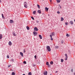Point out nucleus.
Wrapping results in <instances>:
<instances>
[{"instance_id":"obj_1","label":"nucleus","mask_w":75,"mask_h":75,"mask_svg":"<svg viewBox=\"0 0 75 75\" xmlns=\"http://www.w3.org/2000/svg\"><path fill=\"white\" fill-rule=\"evenodd\" d=\"M46 48L47 49L48 51H51V48L49 46H47L46 47Z\"/></svg>"},{"instance_id":"obj_2","label":"nucleus","mask_w":75,"mask_h":75,"mask_svg":"<svg viewBox=\"0 0 75 75\" xmlns=\"http://www.w3.org/2000/svg\"><path fill=\"white\" fill-rule=\"evenodd\" d=\"M27 2H25L24 3V6L25 7V8H27L28 6H27Z\"/></svg>"},{"instance_id":"obj_3","label":"nucleus","mask_w":75,"mask_h":75,"mask_svg":"<svg viewBox=\"0 0 75 75\" xmlns=\"http://www.w3.org/2000/svg\"><path fill=\"white\" fill-rule=\"evenodd\" d=\"M45 10L47 12L48 11V9H49V8H47V7H45Z\"/></svg>"},{"instance_id":"obj_4","label":"nucleus","mask_w":75,"mask_h":75,"mask_svg":"<svg viewBox=\"0 0 75 75\" xmlns=\"http://www.w3.org/2000/svg\"><path fill=\"white\" fill-rule=\"evenodd\" d=\"M34 30L35 31H38V28H37L36 27L34 28Z\"/></svg>"},{"instance_id":"obj_5","label":"nucleus","mask_w":75,"mask_h":75,"mask_svg":"<svg viewBox=\"0 0 75 75\" xmlns=\"http://www.w3.org/2000/svg\"><path fill=\"white\" fill-rule=\"evenodd\" d=\"M50 37L51 38V40L52 41L53 40V38H52V35H50Z\"/></svg>"},{"instance_id":"obj_6","label":"nucleus","mask_w":75,"mask_h":75,"mask_svg":"<svg viewBox=\"0 0 75 75\" xmlns=\"http://www.w3.org/2000/svg\"><path fill=\"white\" fill-rule=\"evenodd\" d=\"M8 44L9 45H12V43H11V42L9 41L8 42Z\"/></svg>"},{"instance_id":"obj_7","label":"nucleus","mask_w":75,"mask_h":75,"mask_svg":"<svg viewBox=\"0 0 75 75\" xmlns=\"http://www.w3.org/2000/svg\"><path fill=\"white\" fill-rule=\"evenodd\" d=\"M47 71H45L44 72V75H47Z\"/></svg>"},{"instance_id":"obj_8","label":"nucleus","mask_w":75,"mask_h":75,"mask_svg":"<svg viewBox=\"0 0 75 75\" xmlns=\"http://www.w3.org/2000/svg\"><path fill=\"white\" fill-rule=\"evenodd\" d=\"M37 33L36 32H33V34H34V35L35 36V35H37Z\"/></svg>"},{"instance_id":"obj_9","label":"nucleus","mask_w":75,"mask_h":75,"mask_svg":"<svg viewBox=\"0 0 75 75\" xmlns=\"http://www.w3.org/2000/svg\"><path fill=\"white\" fill-rule=\"evenodd\" d=\"M20 54L21 56V57H23V53L22 52H20Z\"/></svg>"},{"instance_id":"obj_10","label":"nucleus","mask_w":75,"mask_h":75,"mask_svg":"<svg viewBox=\"0 0 75 75\" xmlns=\"http://www.w3.org/2000/svg\"><path fill=\"white\" fill-rule=\"evenodd\" d=\"M38 13L39 14H41V10H39L38 11Z\"/></svg>"},{"instance_id":"obj_11","label":"nucleus","mask_w":75,"mask_h":75,"mask_svg":"<svg viewBox=\"0 0 75 75\" xmlns=\"http://www.w3.org/2000/svg\"><path fill=\"white\" fill-rule=\"evenodd\" d=\"M70 23L71 24V25H73L74 24V23L73 22V21H70Z\"/></svg>"},{"instance_id":"obj_12","label":"nucleus","mask_w":75,"mask_h":75,"mask_svg":"<svg viewBox=\"0 0 75 75\" xmlns=\"http://www.w3.org/2000/svg\"><path fill=\"white\" fill-rule=\"evenodd\" d=\"M9 22L10 23H14V21H13V20H10Z\"/></svg>"},{"instance_id":"obj_13","label":"nucleus","mask_w":75,"mask_h":75,"mask_svg":"<svg viewBox=\"0 0 75 75\" xmlns=\"http://www.w3.org/2000/svg\"><path fill=\"white\" fill-rule=\"evenodd\" d=\"M60 1H61V0H56L57 3H60Z\"/></svg>"},{"instance_id":"obj_14","label":"nucleus","mask_w":75,"mask_h":75,"mask_svg":"<svg viewBox=\"0 0 75 75\" xmlns=\"http://www.w3.org/2000/svg\"><path fill=\"white\" fill-rule=\"evenodd\" d=\"M13 33V35L14 36H16V35H17L15 33H14V32Z\"/></svg>"},{"instance_id":"obj_15","label":"nucleus","mask_w":75,"mask_h":75,"mask_svg":"<svg viewBox=\"0 0 75 75\" xmlns=\"http://www.w3.org/2000/svg\"><path fill=\"white\" fill-rule=\"evenodd\" d=\"M36 13V11H35L33 12V14H35V13Z\"/></svg>"},{"instance_id":"obj_16","label":"nucleus","mask_w":75,"mask_h":75,"mask_svg":"<svg viewBox=\"0 0 75 75\" xmlns=\"http://www.w3.org/2000/svg\"><path fill=\"white\" fill-rule=\"evenodd\" d=\"M52 36H55V33L54 32H53L52 34Z\"/></svg>"},{"instance_id":"obj_17","label":"nucleus","mask_w":75,"mask_h":75,"mask_svg":"<svg viewBox=\"0 0 75 75\" xmlns=\"http://www.w3.org/2000/svg\"><path fill=\"white\" fill-rule=\"evenodd\" d=\"M64 20V18L62 17L61 18V21H63Z\"/></svg>"},{"instance_id":"obj_18","label":"nucleus","mask_w":75,"mask_h":75,"mask_svg":"<svg viewBox=\"0 0 75 75\" xmlns=\"http://www.w3.org/2000/svg\"><path fill=\"white\" fill-rule=\"evenodd\" d=\"M39 37H40V39H42V36H41V35H39Z\"/></svg>"},{"instance_id":"obj_19","label":"nucleus","mask_w":75,"mask_h":75,"mask_svg":"<svg viewBox=\"0 0 75 75\" xmlns=\"http://www.w3.org/2000/svg\"><path fill=\"white\" fill-rule=\"evenodd\" d=\"M37 6L38 7V8H40V5H38V4H37Z\"/></svg>"},{"instance_id":"obj_20","label":"nucleus","mask_w":75,"mask_h":75,"mask_svg":"<svg viewBox=\"0 0 75 75\" xmlns=\"http://www.w3.org/2000/svg\"><path fill=\"white\" fill-rule=\"evenodd\" d=\"M65 56H66V58H68V55H67V54H65Z\"/></svg>"},{"instance_id":"obj_21","label":"nucleus","mask_w":75,"mask_h":75,"mask_svg":"<svg viewBox=\"0 0 75 75\" xmlns=\"http://www.w3.org/2000/svg\"><path fill=\"white\" fill-rule=\"evenodd\" d=\"M2 38V35L0 34V39Z\"/></svg>"},{"instance_id":"obj_22","label":"nucleus","mask_w":75,"mask_h":75,"mask_svg":"<svg viewBox=\"0 0 75 75\" xmlns=\"http://www.w3.org/2000/svg\"><path fill=\"white\" fill-rule=\"evenodd\" d=\"M46 64L47 65H49V63H48V62H47Z\"/></svg>"},{"instance_id":"obj_23","label":"nucleus","mask_w":75,"mask_h":75,"mask_svg":"<svg viewBox=\"0 0 75 75\" xmlns=\"http://www.w3.org/2000/svg\"><path fill=\"white\" fill-rule=\"evenodd\" d=\"M61 62H64V60H63V59H61Z\"/></svg>"},{"instance_id":"obj_24","label":"nucleus","mask_w":75,"mask_h":75,"mask_svg":"<svg viewBox=\"0 0 75 75\" xmlns=\"http://www.w3.org/2000/svg\"><path fill=\"white\" fill-rule=\"evenodd\" d=\"M12 75H15V73H14V72H13L12 73Z\"/></svg>"},{"instance_id":"obj_25","label":"nucleus","mask_w":75,"mask_h":75,"mask_svg":"<svg viewBox=\"0 0 75 75\" xmlns=\"http://www.w3.org/2000/svg\"><path fill=\"white\" fill-rule=\"evenodd\" d=\"M53 64V62H52V61H51V62H50V64Z\"/></svg>"},{"instance_id":"obj_26","label":"nucleus","mask_w":75,"mask_h":75,"mask_svg":"<svg viewBox=\"0 0 75 75\" xmlns=\"http://www.w3.org/2000/svg\"><path fill=\"white\" fill-rule=\"evenodd\" d=\"M27 29L28 30H29V29H30V28H29V27L27 26Z\"/></svg>"},{"instance_id":"obj_27","label":"nucleus","mask_w":75,"mask_h":75,"mask_svg":"<svg viewBox=\"0 0 75 75\" xmlns=\"http://www.w3.org/2000/svg\"><path fill=\"white\" fill-rule=\"evenodd\" d=\"M25 52V49H23V53Z\"/></svg>"},{"instance_id":"obj_28","label":"nucleus","mask_w":75,"mask_h":75,"mask_svg":"<svg viewBox=\"0 0 75 75\" xmlns=\"http://www.w3.org/2000/svg\"><path fill=\"white\" fill-rule=\"evenodd\" d=\"M31 75V72H30L28 73V75Z\"/></svg>"},{"instance_id":"obj_29","label":"nucleus","mask_w":75,"mask_h":75,"mask_svg":"<svg viewBox=\"0 0 75 75\" xmlns=\"http://www.w3.org/2000/svg\"><path fill=\"white\" fill-rule=\"evenodd\" d=\"M59 7H60V8H61V5H59Z\"/></svg>"},{"instance_id":"obj_30","label":"nucleus","mask_w":75,"mask_h":75,"mask_svg":"<svg viewBox=\"0 0 75 75\" xmlns=\"http://www.w3.org/2000/svg\"><path fill=\"white\" fill-rule=\"evenodd\" d=\"M31 18H32V19H33V20H34V17H33V16H31Z\"/></svg>"},{"instance_id":"obj_31","label":"nucleus","mask_w":75,"mask_h":75,"mask_svg":"<svg viewBox=\"0 0 75 75\" xmlns=\"http://www.w3.org/2000/svg\"><path fill=\"white\" fill-rule=\"evenodd\" d=\"M67 37H69V34H68L67 33L66 35Z\"/></svg>"},{"instance_id":"obj_32","label":"nucleus","mask_w":75,"mask_h":75,"mask_svg":"<svg viewBox=\"0 0 75 75\" xmlns=\"http://www.w3.org/2000/svg\"><path fill=\"white\" fill-rule=\"evenodd\" d=\"M23 63L24 64H27V63H26V62L24 61V62H23Z\"/></svg>"},{"instance_id":"obj_33","label":"nucleus","mask_w":75,"mask_h":75,"mask_svg":"<svg viewBox=\"0 0 75 75\" xmlns=\"http://www.w3.org/2000/svg\"><path fill=\"white\" fill-rule=\"evenodd\" d=\"M13 62H14V59H12L11 60Z\"/></svg>"},{"instance_id":"obj_34","label":"nucleus","mask_w":75,"mask_h":75,"mask_svg":"<svg viewBox=\"0 0 75 75\" xmlns=\"http://www.w3.org/2000/svg\"><path fill=\"white\" fill-rule=\"evenodd\" d=\"M2 18H4V16H3V14H2Z\"/></svg>"},{"instance_id":"obj_35","label":"nucleus","mask_w":75,"mask_h":75,"mask_svg":"<svg viewBox=\"0 0 75 75\" xmlns=\"http://www.w3.org/2000/svg\"><path fill=\"white\" fill-rule=\"evenodd\" d=\"M58 46H56V49H58Z\"/></svg>"},{"instance_id":"obj_36","label":"nucleus","mask_w":75,"mask_h":75,"mask_svg":"<svg viewBox=\"0 0 75 75\" xmlns=\"http://www.w3.org/2000/svg\"><path fill=\"white\" fill-rule=\"evenodd\" d=\"M48 67H51V65L48 64Z\"/></svg>"},{"instance_id":"obj_37","label":"nucleus","mask_w":75,"mask_h":75,"mask_svg":"<svg viewBox=\"0 0 75 75\" xmlns=\"http://www.w3.org/2000/svg\"><path fill=\"white\" fill-rule=\"evenodd\" d=\"M65 24H66V25H68V23L67 22V23H65Z\"/></svg>"},{"instance_id":"obj_38","label":"nucleus","mask_w":75,"mask_h":75,"mask_svg":"<svg viewBox=\"0 0 75 75\" xmlns=\"http://www.w3.org/2000/svg\"><path fill=\"white\" fill-rule=\"evenodd\" d=\"M57 13L58 14H60V12L58 11L57 12Z\"/></svg>"},{"instance_id":"obj_39","label":"nucleus","mask_w":75,"mask_h":75,"mask_svg":"<svg viewBox=\"0 0 75 75\" xmlns=\"http://www.w3.org/2000/svg\"><path fill=\"white\" fill-rule=\"evenodd\" d=\"M7 57L8 58H9V56H8V55H7Z\"/></svg>"},{"instance_id":"obj_40","label":"nucleus","mask_w":75,"mask_h":75,"mask_svg":"<svg viewBox=\"0 0 75 75\" xmlns=\"http://www.w3.org/2000/svg\"><path fill=\"white\" fill-rule=\"evenodd\" d=\"M11 65H8V67H11Z\"/></svg>"},{"instance_id":"obj_41","label":"nucleus","mask_w":75,"mask_h":75,"mask_svg":"<svg viewBox=\"0 0 75 75\" xmlns=\"http://www.w3.org/2000/svg\"><path fill=\"white\" fill-rule=\"evenodd\" d=\"M62 44H63V43H64V41L63 40H62Z\"/></svg>"},{"instance_id":"obj_42","label":"nucleus","mask_w":75,"mask_h":75,"mask_svg":"<svg viewBox=\"0 0 75 75\" xmlns=\"http://www.w3.org/2000/svg\"><path fill=\"white\" fill-rule=\"evenodd\" d=\"M68 59V58H67V57H66L65 58V60L66 61H67V59Z\"/></svg>"},{"instance_id":"obj_43","label":"nucleus","mask_w":75,"mask_h":75,"mask_svg":"<svg viewBox=\"0 0 75 75\" xmlns=\"http://www.w3.org/2000/svg\"><path fill=\"white\" fill-rule=\"evenodd\" d=\"M34 57L36 59V55Z\"/></svg>"},{"instance_id":"obj_44","label":"nucleus","mask_w":75,"mask_h":75,"mask_svg":"<svg viewBox=\"0 0 75 75\" xmlns=\"http://www.w3.org/2000/svg\"><path fill=\"white\" fill-rule=\"evenodd\" d=\"M38 22H39V21H36V22L37 23H38Z\"/></svg>"},{"instance_id":"obj_45","label":"nucleus","mask_w":75,"mask_h":75,"mask_svg":"<svg viewBox=\"0 0 75 75\" xmlns=\"http://www.w3.org/2000/svg\"><path fill=\"white\" fill-rule=\"evenodd\" d=\"M71 71L72 72H73V69H71Z\"/></svg>"},{"instance_id":"obj_46","label":"nucleus","mask_w":75,"mask_h":75,"mask_svg":"<svg viewBox=\"0 0 75 75\" xmlns=\"http://www.w3.org/2000/svg\"><path fill=\"white\" fill-rule=\"evenodd\" d=\"M50 2H51V1H52V0H50Z\"/></svg>"},{"instance_id":"obj_47","label":"nucleus","mask_w":75,"mask_h":75,"mask_svg":"<svg viewBox=\"0 0 75 75\" xmlns=\"http://www.w3.org/2000/svg\"><path fill=\"white\" fill-rule=\"evenodd\" d=\"M1 2V0H0V3Z\"/></svg>"},{"instance_id":"obj_48","label":"nucleus","mask_w":75,"mask_h":75,"mask_svg":"<svg viewBox=\"0 0 75 75\" xmlns=\"http://www.w3.org/2000/svg\"><path fill=\"white\" fill-rule=\"evenodd\" d=\"M23 75H25V74H23Z\"/></svg>"},{"instance_id":"obj_49","label":"nucleus","mask_w":75,"mask_h":75,"mask_svg":"<svg viewBox=\"0 0 75 75\" xmlns=\"http://www.w3.org/2000/svg\"><path fill=\"white\" fill-rule=\"evenodd\" d=\"M56 72L57 73V72H58V71H56Z\"/></svg>"},{"instance_id":"obj_50","label":"nucleus","mask_w":75,"mask_h":75,"mask_svg":"<svg viewBox=\"0 0 75 75\" xmlns=\"http://www.w3.org/2000/svg\"><path fill=\"white\" fill-rule=\"evenodd\" d=\"M74 75H75V73H74Z\"/></svg>"},{"instance_id":"obj_51","label":"nucleus","mask_w":75,"mask_h":75,"mask_svg":"<svg viewBox=\"0 0 75 75\" xmlns=\"http://www.w3.org/2000/svg\"><path fill=\"white\" fill-rule=\"evenodd\" d=\"M48 16H49V15H48Z\"/></svg>"}]
</instances>
